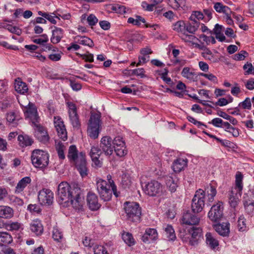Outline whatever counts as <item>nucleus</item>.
<instances>
[{"label":"nucleus","mask_w":254,"mask_h":254,"mask_svg":"<svg viewBox=\"0 0 254 254\" xmlns=\"http://www.w3.org/2000/svg\"><path fill=\"white\" fill-rule=\"evenodd\" d=\"M73 39L76 43L82 45L87 46L89 47H93L94 45L93 41L86 36L77 35L74 37Z\"/></svg>","instance_id":"obj_28"},{"label":"nucleus","mask_w":254,"mask_h":254,"mask_svg":"<svg viewBox=\"0 0 254 254\" xmlns=\"http://www.w3.org/2000/svg\"><path fill=\"white\" fill-rule=\"evenodd\" d=\"M18 114L14 112H11L7 114L6 120L10 123H14V122L18 120Z\"/></svg>","instance_id":"obj_49"},{"label":"nucleus","mask_w":254,"mask_h":254,"mask_svg":"<svg viewBox=\"0 0 254 254\" xmlns=\"http://www.w3.org/2000/svg\"><path fill=\"white\" fill-rule=\"evenodd\" d=\"M49 157L48 153L40 149L33 150L31 156L33 166L41 170L46 168L48 165Z\"/></svg>","instance_id":"obj_4"},{"label":"nucleus","mask_w":254,"mask_h":254,"mask_svg":"<svg viewBox=\"0 0 254 254\" xmlns=\"http://www.w3.org/2000/svg\"><path fill=\"white\" fill-rule=\"evenodd\" d=\"M244 205L246 211L248 214H251L254 211V201L250 200H245L244 201Z\"/></svg>","instance_id":"obj_44"},{"label":"nucleus","mask_w":254,"mask_h":254,"mask_svg":"<svg viewBox=\"0 0 254 254\" xmlns=\"http://www.w3.org/2000/svg\"><path fill=\"white\" fill-rule=\"evenodd\" d=\"M38 198L41 205H50L53 203L54 194L49 189H43L39 191Z\"/></svg>","instance_id":"obj_13"},{"label":"nucleus","mask_w":254,"mask_h":254,"mask_svg":"<svg viewBox=\"0 0 254 254\" xmlns=\"http://www.w3.org/2000/svg\"><path fill=\"white\" fill-rule=\"evenodd\" d=\"M94 254H109L106 249L101 245L96 246L94 248Z\"/></svg>","instance_id":"obj_54"},{"label":"nucleus","mask_w":254,"mask_h":254,"mask_svg":"<svg viewBox=\"0 0 254 254\" xmlns=\"http://www.w3.org/2000/svg\"><path fill=\"white\" fill-rule=\"evenodd\" d=\"M214 8L219 13L223 12L225 14H231L232 13L230 8L228 6L223 5L221 2H216L214 5Z\"/></svg>","instance_id":"obj_35"},{"label":"nucleus","mask_w":254,"mask_h":254,"mask_svg":"<svg viewBox=\"0 0 254 254\" xmlns=\"http://www.w3.org/2000/svg\"><path fill=\"white\" fill-rule=\"evenodd\" d=\"M12 242L11 236L7 232H0V246H6Z\"/></svg>","instance_id":"obj_34"},{"label":"nucleus","mask_w":254,"mask_h":254,"mask_svg":"<svg viewBox=\"0 0 254 254\" xmlns=\"http://www.w3.org/2000/svg\"><path fill=\"white\" fill-rule=\"evenodd\" d=\"M205 191L201 189L197 190L192 199L191 209L194 213L201 212L204 206Z\"/></svg>","instance_id":"obj_8"},{"label":"nucleus","mask_w":254,"mask_h":254,"mask_svg":"<svg viewBox=\"0 0 254 254\" xmlns=\"http://www.w3.org/2000/svg\"><path fill=\"white\" fill-rule=\"evenodd\" d=\"M165 183L167 187L171 192L176 190L178 185V179L177 178L173 177L172 176H166L165 178Z\"/></svg>","instance_id":"obj_24"},{"label":"nucleus","mask_w":254,"mask_h":254,"mask_svg":"<svg viewBox=\"0 0 254 254\" xmlns=\"http://www.w3.org/2000/svg\"><path fill=\"white\" fill-rule=\"evenodd\" d=\"M114 150L116 153V154L122 157L125 156L127 153V150L126 149L125 145L124 147H115Z\"/></svg>","instance_id":"obj_56"},{"label":"nucleus","mask_w":254,"mask_h":254,"mask_svg":"<svg viewBox=\"0 0 254 254\" xmlns=\"http://www.w3.org/2000/svg\"><path fill=\"white\" fill-rule=\"evenodd\" d=\"M199 22H198L197 21H195L193 24L190 23L186 26L185 30L186 32L194 34L197 30L199 27Z\"/></svg>","instance_id":"obj_43"},{"label":"nucleus","mask_w":254,"mask_h":254,"mask_svg":"<svg viewBox=\"0 0 254 254\" xmlns=\"http://www.w3.org/2000/svg\"><path fill=\"white\" fill-rule=\"evenodd\" d=\"M96 189L101 199L104 201H109L111 199L113 192L116 197L119 196L113 181H110L109 184L105 180L97 179Z\"/></svg>","instance_id":"obj_3"},{"label":"nucleus","mask_w":254,"mask_h":254,"mask_svg":"<svg viewBox=\"0 0 254 254\" xmlns=\"http://www.w3.org/2000/svg\"><path fill=\"white\" fill-rule=\"evenodd\" d=\"M127 8L124 6L120 4H117L112 6V9L116 13L119 14H124L126 12Z\"/></svg>","instance_id":"obj_53"},{"label":"nucleus","mask_w":254,"mask_h":254,"mask_svg":"<svg viewBox=\"0 0 254 254\" xmlns=\"http://www.w3.org/2000/svg\"><path fill=\"white\" fill-rule=\"evenodd\" d=\"M122 183L125 187H128L131 184V180L127 174H123L122 177Z\"/></svg>","instance_id":"obj_63"},{"label":"nucleus","mask_w":254,"mask_h":254,"mask_svg":"<svg viewBox=\"0 0 254 254\" xmlns=\"http://www.w3.org/2000/svg\"><path fill=\"white\" fill-rule=\"evenodd\" d=\"M13 211L11 208L6 206H0V217L9 218L13 216Z\"/></svg>","instance_id":"obj_32"},{"label":"nucleus","mask_w":254,"mask_h":254,"mask_svg":"<svg viewBox=\"0 0 254 254\" xmlns=\"http://www.w3.org/2000/svg\"><path fill=\"white\" fill-rule=\"evenodd\" d=\"M77 55L85 62L92 63L94 61V56L92 54L88 53L87 54H77Z\"/></svg>","instance_id":"obj_59"},{"label":"nucleus","mask_w":254,"mask_h":254,"mask_svg":"<svg viewBox=\"0 0 254 254\" xmlns=\"http://www.w3.org/2000/svg\"><path fill=\"white\" fill-rule=\"evenodd\" d=\"M188 233L191 236L190 238L187 239L186 237H183V241L190 246L197 245L199 239L202 235V229L199 227H192L188 230Z\"/></svg>","instance_id":"obj_11"},{"label":"nucleus","mask_w":254,"mask_h":254,"mask_svg":"<svg viewBox=\"0 0 254 254\" xmlns=\"http://www.w3.org/2000/svg\"><path fill=\"white\" fill-rule=\"evenodd\" d=\"M102 153L101 150L98 146H93L91 148L90 156L91 157H93V156L100 157Z\"/></svg>","instance_id":"obj_47"},{"label":"nucleus","mask_w":254,"mask_h":254,"mask_svg":"<svg viewBox=\"0 0 254 254\" xmlns=\"http://www.w3.org/2000/svg\"><path fill=\"white\" fill-rule=\"evenodd\" d=\"M223 206L222 202L219 201L213 205L208 213L209 218L213 222H218L223 216Z\"/></svg>","instance_id":"obj_12"},{"label":"nucleus","mask_w":254,"mask_h":254,"mask_svg":"<svg viewBox=\"0 0 254 254\" xmlns=\"http://www.w3.org/2000/svg\"><path fill=\"white\" fill-rule=\"evenodd\" d=\"M63 37V30L61 28L55 27L52 31V36L51 41L53 44L59 43Z\"/></svg>","instance_id":"obj_29"},{"label":"nucleus","mask_w":254,"mask_h":254,"mask_svg":"<svg viewBox=\"0 0 254 254\" xmlns=\"http://www.w3.org/2000/svg\"><path fill=\"white\" fill-rule=\"evenodd\" d=\"M188 160L187 158H179L174 160L172 168L176 173H179L187 166Z\"/></svg>","instance_id":"obj_20"},{"label":"nucleus","mask_w":254,"mask_h":254,"mask_svg":"<svg viewBox=\"0 0 254 254\" xmlns=\"http://www.w3.org/2000/svg\"><path fill=\"white\" fill-rule=\"evenodd\" d=\"M101 115L100 113H92L89 121L87 132L89 136L93 139L97 138L100 132L101 126Z\"/></svg>","instance_id":"obj_6"},{"label":"nucleus","mask_w":254,"mask_h":254,"mask_svg":"<svg viewBox=\"0 0 254 254\" xmlns=\"http://www.w3.org/2000/svg\"><path fill=\"white\" fill-rule=\"evenodd\" d=\"M54 123L59 137L64 141L66 140L67 138V131L61 118L59 116L55 117Z\"/></svg>","instance_id":"obj_15"},{"label":"nucleus","mask_w":254,"mask_h":254,"mask_svg":"<svg viewBox=\"0 0 254 254\" xmlns=\"http://www.w3.org/2000/svg\"><path fill=\"white\" fill-rule=\"evenodd\" d=\"M122 238L124 241L129 246L134 245L135 240L131 234L128 232H125L122 234Z\"/></svg>","instance_id":"obj_39"},{"label":"nucleus","mask_w":254,"mask_h":254,"mask_svg":"<svg viewBox=\"0 0 254 254\" xmlns=\"http://www.w3.org/2000/svg\"><path fill=\"white\" fill-rule=\"evenodd\" d=\"M205 237L206 243L211 249H214L218 246V241L212 236L210 233H207L205 235Z\"/></svg>","instance_id":"obj_33"},{"label":"nucleus","mask_w":254,"mask_h":254,"mask_svg":"<svg viewBox=\"0 0 254 254\" xmlns=\"http://www.w3.org/2000/svg\"><path fill=\"white\" fill-rule=\"evenodd\" d=\"M112 139L109 136H104L101 138L100 147L102 151L107 155H110L113 152V146L112 144Z\"/></svg>","instance_id":"obj_17"},{"label":"nucleus","mask_w":254,"mask_h":254,"mask_svg":"<svg viewBox=\"0 0 254 254\" xmlns=\"http://www.w3.org/2000/svg\"><path fill=\"white\" fill-rule=\"evenodd\" d=\"M131 74L142 78L144 76V70L143 68L134 69L131 70Z\"/></svg>","instance_id":"obj_62"},{"label":"nucleus","mask_w":254,"mask_h":254,"mask_svg":"<svg viewBox=\"0 0 254 254\" xmlns=\"http://www.w3.org/2000/svg\"><path fill=\"white\" fill-rule=\"evenodd\" d=\"M48 40L49 39L48 36L44 34L41 35L39 37L37 38L34 39L33 40V42L36 44L43 45L45 43L48 41Z\"/></svg>","instance_id":"obj_45"},{"label":"nucleus","mask_w":254,"mask_h":254,"mask_svg":"<svg viewBox=\"0 0 254 254\" xmlns=\"http://www.w3.org/2000/svg\"><path fill=\"white\" fill-rule=\"evenodd\" d=\"M173 30L176 31L178 33H183L185 30L186 24L184 21L180 20L173 24Z\"/></svg>","instance_id":"obj_40"},{"label":"nucleus","mask_w":254,"mask_h":254,"mask_svg":"<svg viewBox=\"0 0 254 254\" xmlns=\"http://www.w3.org/2000/svg\"><path fill=\"white\" fill-rule=\"evenodd\" d=\"M23 110L26 118H29L33 125H36L38 122L39 117L34 104L29 102L27 106H25Z\"/></svg>","instance_id":"obj_14"},{"label":"nucleus","mask_w":254,"mask_h":254,"mask_svg":"<svg viewBox=\"0 0 254 254\" xmlns=\"http://www.w3.org/2000/svg\"><path fill=\"white\" fill-rule=\"evenodd\" d=\"M67 157L70 162L75 165L82 178L88 175V170L84 152H79L76 146L71 145L69 147Z\"/></svg>","instance_id":"obj_2"},{"label":"nucleus","mask_w":254,"mask_h":254,"mask_svg":"<svg viewBox=\"0 0 254 254\" xmlns=\"http://www.w3.org/2000/svg\"><path fill=\"white\" fill-rule=\"evenodd\" d=\"M182 75L183 77L187 78L190 81H195L197 80V74L190 69V67H184L182 71Z\"/></svg>","instance_id":"obj_27"},{"label":"nucleus","mask_w":254,"mask_h":254,"mask_svg":"<svg viewBox=\"0 0 254 254\" xmlns=\"http://www.w3.org/2000/svg\"><path fill=\"white\" fill-rule=\"evenodd\" d=\"M167 238L170 240H174L176 238L175 231L171 225H167L165 228Z\"/></svg>","instance_id":"obj_42"},{"label":"nucleus","mask_w":254,"mask_h":254,"mask_svg":"<svg viewBox=\"0 0 254 254\" xmlns=\"http://www.w3.org/2000/svg\"><path fill=\"white\" fill-rule=\"evenodd\" d=\"M229 203L231 207L235 208L238 204L240 201V198L241 196L234 197V196H228Z\"/></svg>","instance_id":"obj_51"},{"label":"nucleus","mask_w":254,"mask_h":254,"mask_svg":"<svg viewBox=\"0 0 254 254\" xmlns=\"http://www.w3.org/2000/svg\"><path fill=\"white\" fill-rule=\"evenodd\" d=\"M30 228L31 231L37 236L41 235L43 233V225L41 221L38 219L33 220L31 222Z\"/></svg>","instance_id":"obj_23"},{"label":"nucleus","mask_w":254,"mask_h":254,"mask_svg":"<svg viewBox=\"0 0 254 254\" xmlns=\"http://www.w3.org/2000/svg\"><path fill=\"white\" fill-rule=\"evenodd\" d=\"M57 195L61 203H70L76 209L81 208L83 199L80 196V189L75 185L71 187L66 182L61 183L58 186Z\"/></svg>","instance_id":"obj_1"},{"label":"nucleus","mask_w":254,"mask_h":254,"mask_svg":"<svg viewBox=\"0 0 254 254\" xmlns=\"http://www.w3.org/2000/svg\"><path fill=\"white\" fill-rule=\"evenodd\" d=\"M229 224L222 223L216 225L215 226L216 231L220 235L223 236H227L230 232Z\"/></svg>","instance_id":"obj_31"},{"label":"nucleus","mask_w":254,"mask_h":254,"mask_svg":"<svg viewBox=\"0 0 254 254\" xmlns=\"http://www.w3.org/2000/svg\"><path fill=\"white\" fill-rule=\"evenodd\" d=\"M222 128H223L226 131L231 133L234 137H237L239 135V129L234 127L228 122H224L223 126Z\"/></svg>","instance_id":"obj_36"},{"label":"nucleus","mask_w":254,"mask_h":254,"mask_svg":"<svg viewBox=\"0 0 254 254\" xmlns=\"http://www.w3.org/2000/svg\"><path fill=\"white\" fill-rule=\"evenodd\" d=\"M251 106V102L249 98H246L244 101L240 103L239 104V107L242 108L243 109L250 110Z\"/></svg>","instance_id":"obj_52"},{"label":"nucleus","mask_w":254,"mask_h":254,"mask_svg":"<svg viewBox=\"0 0 254 254\" xmlns=\"http://www.w3.org/2000/svg\"><path fill=\"white\" fill-rule=\"evenodd\" d=\"M158 238V233L156 229L148 228L142 236V240L145 243H150L156 240Z\"/></svg>","instance_id":"obj_21"},{"label":"nucleus","mask_w":254,"mask_h":254,"mask_svg":"<svg viewBox=\"0 0 254 254\" xmlns=\"http://www.w3.org/2000/svg\"><path fill=\"white\" fill-rule=\"evenodd\" d=\"M199 218L189 211L185 213L182 218V223L188 225H196L199 224Z\"/></svg>","instance_id":"obj_16"},{"label":"nucleus","mask_w":254,"mask_h":254,"mask_svg":"<svg viewBox=\"0 0 254 254\" xmlns=\"http://www.w3.org/2000/svg\"><path fill=\"white\" fill-rule=\"evenodd\" d=\"M87 21L90 26H93L97 23L98 20L94 14H91L87 17Z\"/></svg>","instance_id":"obj_58"},{"label":"nucleus","mask_w":254,"mask_h":254,"mask_svg":"<svg viewBox=\"0 0 254 254\" xmlns=\"http://www.w3.org/2000/svg\"><path fill=\"white\" fill-rule=\"evenodd\" d=\"M204 18L203 14L199 11H195L192 12L190 17V20L195 22L196 21L195 19L197 20L203 19Z\"/></svg>","instance_id":"obj_50"},{"label":"nucleus","mask_w":254,"mask_h":254,"mask_svg":"<svg viewBox=\"0 0 254 254\" xmlns=\"http://www.w3.org/2000/svg\"><path fill=\"white\" fill-rule=\"evenodd\" d=\"M87 202L89 208L92 210H97L101 205L98 202L97 196L94 193L89 192L87 195Z\"/></svg>","instance_id":"obj_19"},{"label":"nucleus","mask_w":254,"mask_h":254,"mask_svg":"<svg viewBox=\"0 0 254 254\" xmlns=\"http://www.w3.org/2000/svg\"><path fill=\"white\" fill-rule=\"evenodd\" d=\"M31 182V179L29 177H25L21 179L17 183L15 188V193H20L23 191L26 187Z\"/></svg>","instance_id":"obj_22"},{"label":"nucleus","mask_w":254,"mask_h":254,"mask_svg":"<svg viewBox=\"0 0 254 254\" xmlns=\"http://www.w3.org/2000/svg\"><path fill=\"white\" fill-rule=\"evenodd\" d=\"M127 22L132 24L133 25L140 26L141 23H145L146 21L145 19L139 15H135V18L133 17H129L127 19Z\"/></svg>","instance_id":"obj_38"},{"label":"nucleus","mask_w":254,"mask_h":254,"mask_svg":"<svg viewBox=\"0 0 254 254\" xmlns=\"http://www.w3.org/2000/svg\"><path fill=\"white\" fill-rule=\"evenodd\" d=\"M66 105L68 118L71 125L73 128L79 129L80 127V123L75 104L72 102H68L66 103Z\"/></svg>","instance_id":"obj_9"},{"label":"nucleus","mask_w":254,"mask_h":254,"mask_svg":"<svg viewBox=\"0 0 254 254\" xmlns=\"http://www.w3.org/2000/svg\"><path fill=\"white\" fill-rule=\"evenodd\" d=\"M144 192L151 196H161L165 192L163 186L159 182L152 180L143 188Z\"/></svg>","instance_id":"obj_7"},{"label":"nucleus","mask_w":254,"mask_h":254,"mask_svg":"<svg viewBox=\"0 0 254 254\" xmlns=\"http://www.w3.org/2000/svg\"><path fill=\"white\" fill-rule=\"evenodd\" d=\"M14 88L17 93L21 94L27 93L28 90L26 83L23 82L20 78H17L15 80Z\"/></svg>","instance_id":"obj_25"},{"label":"nucleus","mask_w":254,"mask_h":254,"mask_svg":"<svg viewBox=\"0 0 254 254\" xmlns=\"http://www.w3.org/2000/svg\"><path fill=\"white\" fill-rule=\"evenodd\" d=\"M243 176L241 173L238 172L236 175L235 186L232 187L228 191V196H241L243 188Z\"/></svg>","instance_id":"obj_10"},{"label":"nucleus","mask_w":254,"mask_h":254,"mask_svg":"<svg viewBox=\"0 0 254 254\" xmlns=\"http://www.w3.org/2000/svg\"><path fill=\"white\" fill-rule=\"evenodd\" d=\"M112 143L114 145L113 148L115 147H124L125 145V142L123 140V138L120 136L116 137L114 140H112Z\"/></svg>","instance_id":"obj_48"},{"label":"nucleus","mask_w":254,"mask_h":254,"mask_svg":"<svg viewBox=\"0 0 254 254\" xmlns=\"http://www.w3.org/2000/svg\"><path fill=\"white\" fill-rule=\"evenodd\" d=\"M124 209L129 221L133 222L140 221L141 211L137 203L126 202L124 204Z\"/></svg>","instance_id":"obj_5"},{"label":"nucleus","mask_w":254,"mask_h":254,"mask_svg":"<svg viewBox=\"0 0 254 254\" xmlns=\"http://www.w3.org/2000/svg\"><path fill=\"white\" fill-rule=\"evenodd\" d=\"M224 122L223 120L219 118L213 119L211 121L209 122V124L213 125L214 127H222Z\"/></svg>","instance_id":"obj_57"},{"label":"nucleus","mask_w":254,"mask_h":254,"mask_svg":"<svg viewBox=\"0 0 254 254\" xmlns=\"http://www.w3.org/2000/svg\"><path fill=\"white\" fill-rule=\"evenodd\" d=\"M34 125L36 127L35 135L38 140L44 143L48 142L49 136L46 129L37 124Z\"/></svg>","instance_id":"obj_18"},{"label":"nucleus","mask_w":254,"mask_h":254,"mask_svg":"<svg viewBox=\"0 0 254 254\" xmlns=\"http://www.w3.org/2000/svg\"><path fill=\"white\" fill-rule=\"evenodd\" d=\"M52 236L54 240L58 242H61L64 238L62 232L57 227L53 228Z\"/></svg>","instance_id":"obj_41"},{"label":"nucleus","mask_w":254,"mask_h":254,"mask_svg":"<svg viewBox=\"0 0 254 254\" xmlns=\"http://www.w3.org/2000/svg\"><path fill=\"white\" fill-rule=\"evenodd\" d=\"M187 118L190 122L193 124L194 125L196 126L199 128H201L202 126L206 127V125H205L202 123H201L199 121H196L194 118H193L192 117H191L190 116H188Z\"/></svg>","instance_id":"obj_60"},{"label":"nucleus","mask_w":254,"mask_h":254,"mask_svg":"<svg viewBox=\"0 0 254 254\" xmlns=\"http://www.w3.org/2000/svg\"><path fill=\"white\" fill-rule=\"evenodd\" d=\"M179 37L181 39L186 43H191L192 44L194 43L195 40H197L198 39L194 35L192 34H188L185 31L183 33L179 34Z\"/></svg>","instance_id":"obj_37"},{"label":"nucleus","mask_w":254,"mask_h":254,"mask_svg":"<svg viewBox=\"0 0 254 254\" xmlns=\"http://www.w3.org/2000/svg\"><path fill=\"white\" fill-rule=\"evenodd\" d=\"M92 161V166L95 168H99L102 167V162L99 159V157L95 156L91 157Z\"/></svg>","instance_id":"obj_61"},{"label":"nucleus","mask_w":254,"mask_h":254,"mask_svg":"<svg viewBox=\"0 0 254 254\" xmlns=\"http://www.w3.org/2000/svg\"><path fill=\"white\" fill-rule=\"evenodd\" d=\"M202 56L206 60L212 61L213 59L212 53L208 49L206 48L204 52L202 53Z\"/></svg>","instance_id":"obj_64"},{"label":"nucleus","mask_w":254,"mask_h":254,"mask_svg":"<svg viewBox=\"0 0 254 254\" xmlns=\"http://www.w3.org/2000/svg\"><path fill=\"white\" fill-rule=\"evenodd\" d=\"M5 28L12 33H14L17 35H20L21 33V30L16 26L7 24L5 26Z\"/></svg>","instance_id":"obj_55"},{"label":"nucleus","mask_w":254,"mask_h":254,"mask_svg":"<svg viewBox=\"0 0 254 254\" xmlns=\"http://www.w3.org/2000/svg\"><path fill=\"white\" fill-rule=\"evenodd\" d=\"M243 69L245 70V75H254V66L252 63L247 62L243 66Z\"/></svg>","instance_id":"obj_46"},{"label":"nucleus","mask_w":254,"mask_h":254,"mask_svg":"<svg viewBox=\"0 0 254 254\" xmlns=\"http://www.w3.org/2000/svg\"><path fill=\"white\" fill-rule=\"evenodd\" d=\"M217 184L215 182L212 181L205 189L207 193L208 200L209 202H212L217 193Z\"/></svg>","instance_id":"obj_26"},{"label":"nucleus","mask_w":254,"mask_h":254,"mask_svg":"<svg viewBox=\"0 0 254 254\" xmlns=\"http://www.w3.org/2000/svg\"><path fill=\"white\" fill-rule=\"evenodd\" d=\"M19 145L22 147L31 146L33 143V139L27 135H19L18 136Z\"/></svg>","instance_id":"obj_30"}]
</instances>
